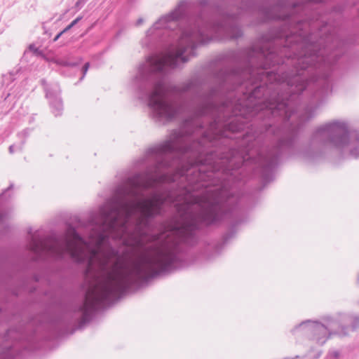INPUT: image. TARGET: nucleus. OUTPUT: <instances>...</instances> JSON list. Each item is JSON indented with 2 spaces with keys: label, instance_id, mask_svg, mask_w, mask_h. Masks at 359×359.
Returning <instances> with one entry per match:
<instances>
[{
  "label": "nucleus",
  "instance_id": "obj_1",
  "mask_svg": "<svg viewBox=\"0 0 359 359\" xmlns=\"http://www.w3.org/2000/svg\"><path fill=\"white\" fill-rule=\"evenodd\" d=\"M3 338L6 341L11 340L12 344L0 348V359H20L24 351L38 348V337L32 321L8 329Z\"/></svg>",
  "mask_w": 359,
  "mask_h": 359
},
{
  "label": "nucleus",
  "instance_id": "obj_2",
  "mask_svg": "<svg viewBox=\"0 0 359 359\" xmlns=\"http://www.w3.org/2000/svg\"><path fill=\"white\" fill-rule=\"evenodd\" d=\"M336 323L334 320H331L327 325L318 321L306 320L295 327L292 332L294 334L299 332L303 335L323 345L327 341L328 334H331L330 331L334 329Z\"/></svg>",
  "mask_w": 359,
  "mask_h": 359
},
{
  "label": "nucleus",
  "instance_id": "obj_3",
  "mask_svg": "<svg viewBox=\"0 0 359 359\" xmlns=\"http://www.w3.org/2000/svg\"><path fill=\"white\" fill-rule=\"evenodd\" d=\"M41 84L44 86L46 91V97L49 100L51 111L55 116L62 114L63 110V104L60 97V88L57 83L48 85L44 79L41 81Z\"/></svg>",
  "mask_w": 359,
  "mask_h": 359
},
{
  "label": "nucleus",
  "instance_id": "obj_4",
  "mask_svg": "<svg viewBox=\"0 0 359 359\" xmlns=\"http://www.w3.org/2000/svg\"><path fill=\"white\" fill-rule=\"evenodd\" d=\"M19 88H16L15 90L9 89V92L6 95H2L0 98V110H8L11 109L13 104H11L16 98L20 96V91H18Z\"/></svg>",
  "mask_w": 359,
  "mask_h": 359
},
{
  "label": "nucleus",
  "instance_id": "obj_5",
  "mask_svg": "<svg viewBox=\"0 0 359 359\" xmlns=\"http://www.w3.org/2000/svg\"><path fill=\"white\" fill-rule=\"evenodd\" d=\"M29 133L30 129L26 128L18 134V136L21 140L19 146L18 147L19 151H21L22 149L23 146L25 144L26 139L29 135Z\"/></svg>",
  "mask_w": 359,
  "mask_h": 359
},
{
  "label": "nucleus",
  "instance_id": "obj_6",
  "mask_svg": "<svg viewBox=\"0 0 359 359\" xmlns=\"http://www.w3.org/2000/svg\"><path fill=\"white\" fill-rule=\"evenodd\" d=\"M12 188V185H11L1 195H0V203L4 201L6 197V194L9 189ZM6 217V213L3 211L1 207L0 206V222H1Z\"/></svg>",
  "mask_w": 359,
  "mask_h": 359
},
{
  "label": "nucleus",
  "instance_id": "obj_7",
  "mask_svg": "<svg viewBox=\"0 0 359 359\" xmlns=\"http://www.w3.org/2000/svg\"><path fill=\"white\" fill-rule=\"evenodd\" d=\"M346 318L348 319V321H351V328L352 331L355 330L359 326V317L352 318L351 316H346Z\"/></svg>",
  "mask_w": 359,
  "mask_h": 359
},
{
  "label": "nucleus",
  "instance_id": "obj_8",
  "mask_svg": "<svg viewBox=\"0 0 359 359\" xmlns=\"http://www.w3.org/2000/svg\"><path fill=\"white\" fill-rule=\"evenodd\" d=\"M57 63L63 67H75L77 65L76 62H70L66 60L59 59L57 60Z\"/></svg>",
  "mask_w": 359,
  "mask_h": 359
},
{
  "label": "nucleus",
  "instance_id": "obj_9",
  "mask_svg": "<svg viewBox=\"0 0 359 359\" xmlns=\"http://www.w3.org/2000/svg\"><path fill=\"white\" fill-rule=\"evenodd\" d=\"M82 19V17L79 16L77 17L75 20H74L68 26H67L62 31V33H65L67 31H69L70 29H72L75 25H76Z\"/></svg>",
  "mask_w": 359,
  "mask_h": 359
},
{
  "label": "nucleus",
  "instance_id": "obj_10",
  "mask_svg": "<svg viewBox=\"0 0 359 359\" xmlns=\"http://www.w3.org/2000/svg\"><path fill=\"white\" fill-rule=\"evenodd\" d=\"M82 19V17L79 16L77 17L75 20H74L68 26H67L62 31V33H65L67 31H69L70 29H72L75 25H76Z\"/></svg>",
  "mask_w": 359,
  "mask_h": 359
},
{
  "label": "nucleus",
  "instance_id": "obj_11",
  "mask_svg": "<svg viewBox=\"0 0 359 359\" xmlns=\"http://www.w3.org/2000/svg\"><path fill=\"white\" fill-rule=\"evenodd\" d=\"M89 67H90L89 62H86L85 65L83 66V67H82V76L80 78V81H82L84 79V77H85V76H86V73H87V72H88V70L89 69Z\"/></svg>",
  "mask_w": 359,
  "mask_h": 359
},
{
  "label": "nucleus",
  "instance_id": "obj_12",
  "mask_svg": "<svg viewBox=\"0 0 359 359\" xmlns=\"http://www.w3.org/2000/svg\"><path fill=\"white\" fill-rule=\"evenodd\" d=\"M29 49L30 51L33 52L36 55H39L41 54V51L38 48H36L34 44L29 45Z\"/></svg>",
  "mask_w": 359,
  "mask_h": 359
},
{
  "label": "nucleus",
  "instance_id": "obj_13",
  "mask_svg": "<svg viewBox=\"0 0 359 359\" xmlns=\"http://www.w3.org/2000/svg\"><path fill=\"white\" fill-rule=\"evenodd\" d=\"M86 0H78L75 4V8L76 9H81L83 6L86 4Z\"/></svg>",
  "mask_w": 359,
  "mask_h": 359
},
{
  "label": "nucleus",
  "instance_id": "obj_14",
  "mask_svg": "<svg viewBox=\"0 0 359 359\" xmlns=\"http://www.w3.org/2000/svg\"><path fill=\"white\" fill-rule=\"evenodd\" d=\"M14 80L13 79V74H8V75H5L3 77V84H4L6 83V81H13Z\"/></svg>",
  "mask_w": 359,
  "mask_h": 359
},
{
  "label": "nucleus",
  "instance_id": "obj_15",
  "mask_svg": "<svg viewBox=\"0 0 359 359\" xmlns=\"http://www.w3.org/2000/svg\"><path fill=\"white\" fill-rule=\"evenodd\" d=\"M340 329H341L340 332H339L340 334H341L343 336L347 335V334H348L347 330L349 329L348 327L344 326V325H341V326H340Z\"/></svg>",
  "mask_w": 359,
  "mask_h": 359
},
{
  "label": "nucleus",
  "instance_id": "obj_16",
  "mask_svg": "<svg viewBox=\"0 0 359 359\" xmlns=\"http://www.w3.org/2000/svg\"><path fill=\"white\" fill-rule=\"evenodd\" d=\"M18 146H19V144L18 145H15V144L11 145L8 148L9 153L13 154L15 151V149H16V150H19L18 147Z\"/></svg>",
  "mask_w": 359,
  "mask_h": 359
},
{
  "label": "nucleus",
  "instance_id": "obj_17",
  "mask_svg": "<svg viewBox=\"0 0 359 359\" xmlns=\"http://www.w3.org/2000/svg\"><path fill=\"white\" fill-rule=\"evenodd\" d=\"M331 356H332L334 358H338L339 357V352L337 351H334L330 353Z\"/></svg>",
  "mask_w": 359,
  "mask_h": 359
},
{
  "label": "nucleus",
  "instance_id": "obj_18",
  "mask_svg": "<svg viewBox=\"0 0 359 359\" xmlns=\"http://www.w3.org/2000/svg\"><path fill=\"white\" fill-rule=\"evenodd\" d=\"M63 34V33H62V31L60 32H59L54 38L53 41H56L58 40V39Z\"/></svg>",
  "mask_w": 359,
  "mask_h": 359
},
{
  "label": "nucleus",
  "instance_id": "obj_19",
  "mask_svg": "<svg viewBox=\"0 0 359 359\" xmlns=\"http://www.w3.org/2000/svg\"><path fill=\"white\" fill-rule=\"evenodd\" d=\"M142 22H143V19H142V18H139V19L137 20L136 25H137V26H139V25H140Z\"/></svg>",
  "mask_w": 359,
  "mask_h": 359
},
{
  "label": "nucleus",
  "instance_id": "obj_20",
  "mask_svg": "<svg viewBox=\"0 0 359 359\" xmlns=\"http://www.w3.org/2000/svg\"><path fill=\"white\" fill-rule=\"evenodd\" d=\"M352 9H353V10H357V11H358V17H359V8H358V7H357V8H355V7H353Z\"/></svg>",
  "mask_w": 359,
  "mask_h": 359
},
{
  "label": "nucleus",
  "instance_id": "obj_21",
  "mask_svg": "<svg viewBox=\"0 0 359 359\" xmlns=\"http://www.w3.org/2000/svg\"><path fill=\"white\" fill-rule=\"evenodd\" d=\"M67 228H75V227L74 226H72V224H68Z\"/></svg>",
  "mask_w": 359,
  "mask_h": 359
},
{
  "label": "nucleus",
  "instance_id": "obj_22",
  "mask_svg": "<svg viewBox=\"0 0 359 359\" xmlns=\"http://www.w3.org/2000/svg\"><path fill=\"white\" fill-rule=\"evenodd\" d=\"M357 282L359 284V273H358V276Z\"/></svg>",
  "mask_w": 359,
  "mask_h": 359
}]
</instances>
